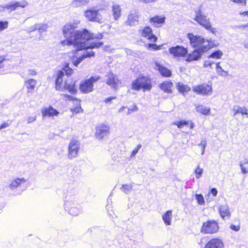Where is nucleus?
I'll return each instance as SVG.
<instances>
[{
	"mask_svg": "<svg viewBox=\"0 0 248 248\" xmlns=\"http://www.w3.org/2000/svg\"><path fill=\"white\" fill-rule=\"evenodd\" d=\"M222 241L218 238L211 239L205 246V248H223Z\"/></svg>",
	"mask_w": 248,
	"mask_h": 248,
	"instance_id": "dca6fc26",
	"label": "nucleus"
},
{
	"mask_svg": "<svg viewBox=\"0 0 248 248\" xmlns=\"http://www.w3.org/2000/svg\"><path fill=\"white\" fill-rule=\"evenodd\" d=\"M190 124V128L192 129L194 127V123L191 121H186L185 120H182L179 122H175L173 123V124L176 125L177 127L179 128H182L184 125H187L188 124Z\"/></svg>",
	"mask_w": 248,
	"mask_h": 248,
	"instance_id": "c756f323",
	"label": "nucleus"
},
{
	"mask_svg": "<svg viewBox=\"0 0 248 248\" xmlns=\"http://www.w3.org/2000/svg\"><path fill=\"white\" fill-rule=\"evenodd\" d=\"M9 3L11 12L15 11L18 7L16 1H12L11 2H10Z\"/></svg>",
	"mask_w": 248,
	"mask_h": 248,
	"instance_id": "a18cd8bd",
	"label": "nucleus"
},
{
	"mask_svg": "<svg viewBox=\"0 0 248 248\" xmlns=\"http://www.w3.org/2000/svg\"><path fill=\"white\" fill-rule=\"evenodd\" d=\"M203 169L200 168L198 166L197 168L195 170V172L196 174V177L197 179H199L201 177L202 174Z\"/></svg>",
	"mask_w": 248,
	"mask_h": 248,
	"instance_id": "ea45409f",
	"label": "nucleus"
},
{
	"mask_svg": "<svg viewBox=\"0 0 248 248\" xmlns=\"http://www.w3.org/2000/svg\"><path fill=\"white\" fill-rule=\"evenodd\" d=\"M79 148V142L77 140H71L68 146V158L71 159L76 157L77 156Z\"/></svg>",
	"mask_w": 248,
	"mask_h": 248,
	"instance_id": "6e6552de",
	"label": "nucleus"
},
{
	"mask_svg": "<svg viewBox=\"0 0 248 248\" xmlns=\"http://www.w3.org/2000/svg\"><path fill=\"white\" fill-rule=\"evenodd\" d=\"M219 229L217 222L213 219L204 222L201 228V232L204 233H214Z\"/></svg>",
	"mask_w": 248,
	"mask_h": 248,
	"instance_id": "20e7f679",
	"label": "nucleus"
},
{
	"mask_svg": "<svg viewBox=\"0 0 248 248\" xmlns=\"http://www.w3.org/2000/svg\"><path fill=\"white\" fill-rule=\"evenodd\" d=\"M64 88L68 91L71 93H75L76 92L75 88V82L71 81L70 83H68L66 81L64 85Z\"/></svg>",
	"mask_w": 248,
	"mask_h": 248,
	"instance_id": "7c9ffc66",
	"label": "nucleus"
},
{
	"mask_svg": "<svg viewBox=\"0 0 248 248\" xmlns=\"http://www.w3.org/2000/svg\"><path fill=\"white\" fill-rule=\"evenodd\" d=\"M36 120V116L33 117H29L28 118V123H32V122H34Z\"/></svg>",
	"mask_w": 248,
	"mask_h": 248,
	"instance_id": "864d4df0",
	"label": "nucleus"
},
{
	"mask_svg": "<svg viewBox=\"0 0 248 248\" xmlns=\"http://www.w3.org/2000/svg\"><path fill=\"white\" fill-rule=\"evenodd\" d=\"M112 13L114 19L117 20L121 16V8L119 5L113 4L112 6Z\"/></svg>",
	"mask_w": 248,
	"mask_h": 248,
	"instance_id": "aec40b11",
	"label": "nucleus"
},
{
	"mask_svg": "<svg viewBox=\"0 0 248 248\" xmlns=\"http://www.w3.org/2000/svg\"><path fill=\"white\" fill-rule=\"evenodd\" d=\"M211 193L214 196H216L217 194V191L216 188H213L211 190Z\"/></svg>",
	"mask_w": 248,
	"mask_h": 248,
	"instance_id": "13d9d810",
	"label": "nucleus"
},
{
	"mask_svg": "<svg viewBox=\"0 0 248 248\" xmlns=\"http://www.w3.org/2000/svg\"><path fill=\"white\" fill-rule=\"evenodd\" d=\"M235 3H240L242 5H246V0H232Z\"/></svg>",
	"mask_w": 248,
	"mask_h": 248,
	"instance_id": "603ef678",
	"label": "nucleus"
},
{
	"mask_svg": "<svg viewBox=\"0 0 248 248\" xmlns=\"http://www.w3.org/2000/svg\"><path fill=\"white\" fill-rule=\"evenodd\" d=\"M199 146L202 145L203 146V151L202 152V154L203 155L205 151V148L206 146V143L205 140H202L201 142L198 144Z\"/></svg>",
	"mask_w": 248,
	"mask_h": 248,
	"instance_id": "de8ad7c7",
	"label": "nucleus"
},
{
	"mask_svg": "<svg viewBox=\"0 0 248 248\" xmlns=\"http://www.w3.org/2000/svg\"><path fill=\"white\" fill-rule=\"evenodd\" d=\"M106 83L113 89L116 90L121 82L117 76L109 73L106 75Z\"/></svg>",
	"mask_w": 248,
	"mask_h": 248,
	"instance_id": "9d476101",
	"label": "nucleus"
},
{
	"mask_svg": "<svg viewBox=\"0 0 248 248\" xmlns=\"http://www.w3.org/2000/svg\"><path fill=\"white\" fill-rule=\"evenodd\" d=\"M66 98H67L69 100H72L73 97L69 95H66Z\"/></svg>",
	"mask_w": 248,
	"mask_h": 248,
	"instance_id": "774afa93",
	"label": "nucleus"
},
{
	"mask_svg": "<svg viewBox=\"0 0 248 248\" xmlns=\"http://www.w3.org/2000/svg\"><path fill=\"white\" fill-rule=\"evenodd\" d=\"M230 228L232 230H234L235 231H238L240 229V227L239 226H235L234 225L232 224L230 226Z\"/></svg>",
	"mask_w": 248,
	"mask_h": 248,
	"instance_id": "5fc2aeb1",
	"label": "nucleus"
},
{
	"mask_svg": "<svg viewBox=\"0 0 248 248\" xmlns=\"http://www.w3.org/2000/svg\"><path fill=\"white\" fill-rule=\"evenodd\" d=\"M232 112L234 116L238 113H241L242 115H246L248 118V109L246 107H240L238 105H234L232 108Z\"/></svg>",
	"mask_w": 248,
	"mask_h": 248,
	"instance_id": "6ab92c4d",
	"label": "nucleus"
},
{
	"mask_svg": "<svg viewBox=\"0 0 248 248\" xmlns=\"http://www.w3.org/2000/svg\"><path fill=\"white\" fill-rule=\"evenodd\" d=\"M140 1L145 2V3H148V2H151L152 1H154L155 0H140Z\"/></svg>",
	"mask_w": 248,
	"mask_h": 248,
	"instance_id": "69168bd1",
	"label": "nucleus"
},
{
	"mask_svg": "<svg viewBox=\"0 0 248 248\" xmlns=\"http://www.w3.org/2000/svg\"><path fill=\"white\" fill-rule=\"evenodd\" d=\"M77 102H78V104H77V106L74 108H71V110L73 112H75L76 113H79L81 110H82L81 107L80 106L79 103V101L78 99H76Z\"/></svg>",
	"mask_w": 248,
	"mask_h": 248,
	"instance_id": "37998d69",
	"label": "nucleus"
},
{
	"mask_svg": "<svg viewBox=\"0 0 248 248\" xmlns=\"http://www.w3.org/2000/svg\"><path fill=\"white\" fill-rule=\"evenodd\" d=\"M173 83L170 81H165L159 84L160 89L164 93H171Z\"/></svg>",
	"mask_w": 248,
	"mask_h": 248,
	"instance_id": "f3484780",
	"label": "nucleus"
},
{
	"mask_svg": "<svg viewBox=\"0 0 248 248\" xmlns=\"http://www.w3.org/2000/svg\"><path fill=\"white\" fill-rule=\"evenodd\" d=\"M214 62H212L210 61H205L204 62L203 66L204 67H207L208 66H210L212 68V65L214 64Z\"/></svg>",
	"mask_w": 248,
	"mask_h": 248,
	"instance_id": "09e8293b",
	"label": "nucleus"
},
{
	"mask_svg": "<svg viewBox=\"0 0 248 248\" xmlns=\"http://www.w3.org/2000/svg\"><path fill=\"white\" fill-rule=\"evenodd\" d=\"M37 25H38L37 30L40 33L46 31L48 28V25L46 23H37Z\"/></svg>",
	"mask_w": 248,
	"mask_h": 248,
	"instance_id": "f704fd0d",
	"label": "nucleus"
},
{
	"mask_svg": "<svg viewBox=\"0 0 248 248\" xmlns=\"http://www.w3.org/2000/svg\"><path fill=\"white\" fill-rule=\"evenodd\" d=\"M216 69L217 73L220 75L223 76L224 74L226 75L227 74V72L224 71L221 66L219 65V62H217L216 64Z\"/></svg>",
	"mask_w": 248,
	"mask_h": 248,
	"instance_id": "58836bf2",
	"label": "nucleus"
},
{
	"mask_svg": "<svg viewBox=\"0 0 248 248\" xmlns=\"http://www.w3.org/2000/svg\"><path fill=\"white\" fill-rule=\"evenodd\" d=\"M65 208H69V207L70 205V202L67 201L65 202Z\"/></svg>",
	"mask_w": 248,
	"mask_h": 248,
	"instance_id": "0e129e2a",
	"label": "nucleus"
},
{
	"mask_svg": "<svg viewBox=\"0 0 248 248\" xmlns=\"http://www.w3.org/2000/svg\"><path fill=\"white\" fill-rule=\"evenodd\" d=\"M8 126V124H7V123H3V124H2L0 125V129H3V128H6V127H7Z\"/></svg>",
	"mask_w": 248,
	"mask_h": 248,
	"instance_id": "e2e57ef3",
	"label": "nucleus"
},
{
	"mask_svg": "<svg viewBox=\"0 0 248 248\" xmlns=\"http://www.w3.org/2000/svg\"><path fill=\"white\" fill-rule=\"evenodd\" d=\"M139 15L138 13H129L127 16L126 20L124 24L130 26H135L139 22Z\"/></svg>",
	"mask_w": 248,
	"mask_h": 248,
	"instance_id": "4468645a",
	"label": "nucleus"
},
{
	"mask_svg": "<svg viewBox=\"0 0 248 248\" xmlns=\"http://www.w3.org/2000/svg\"><path fill=\"white\" fill-rule=\"evenodd\" d=\"M43 117L46 116H52L53 115H57L58 112L52 107H49L48 108H45L41 111Z\"/></svg>",
	"mask_w": 248,
	"mask_h": 248,
	"instance_id": "b1692460",
	"label": "nucleus"
},
{
	"mask_svg": "<svg viewBox=\"0 0 248 248\" xmlns=\"http://www.w3.org/2000/svg\"><path fill=\"white\" fill-rule=\"evenodd\" d=\"M155 68L159 71L162 76L166 77H169L171 76V71L159 63H155Z\"/></svg>",
	"mask_w": 248,
	"mask_h": 248,
	"instance_id": "4be33fe9",
	"label": "nucleus"
},
{
	"mask_svg": "<svg viewBox=\"0 0 248 248\" xmlns=\"http://www.w3.org/2000/svg\"><path fill=\"white\" fill-rule=\"evenodd\" d=\"M133 186L132 185H123L121 189L125 193H128L132 189Z\"/></svg>",
	"mask_w": 248,
	"mask_h": 248,
	"instance_id": "c9c22d12",
	"label": "nucleus"
},
{
	"mask_svg": "<svg viewBox=\"0 0 248 248\" xmlns=\"http://www.w3.org/2000/svg\"><path fill=\"white\" fill-rule=\"evenodd\" d=\"M64 71H59L57 77L55 81V88L57 90H61L62 89V77L65 73L66 75H70L72 73V69L71 68L68 64H67L63 69Z\"/></svg>",
	"mask_w": 248,
	"mask_h": 248,
	"instance_id": "423d86ee",
	"label": "nucleus"
},
{
	"mask_svg": "<svg viewBox=\"0 0 248 248\" xmlns=\"http://www.w3.org/2000/svg\"><path fill=\"white\" fill-rule=\"evenodd\" d=\"M187 37L190 40V45L193 47L198 48L206 43L205 39L200 36H195L192 33H188Z\"/></svg>",
	"mask_w": 248,
	"mask_h": 248,
	"instance_id": "9b49d317",
	"label": "nucleus"
},
{
	"mask_svg": "<svg viewBox=\"0 0 248 248\" xmlns=\"http://www.w3.org/2000/svg\"><path fill=\"white\" fill-rule=\"evenodd\" d=\"M223 53L220 50H217L213 52L209 56V58L219 59L222 56Z\"/></svg>",
	"mask_w": 248,
	"mask_h": 248,
	"instance_id": "4c0bfd02",
	"label": "nucleus"
},
{
	"mask_svg": "<svg viewBox=\"0 0 248 248\" xmlns=\"http://www.w3.org/2000/svg\"><path fill=\"white\" fill-rule=\"evenodd\" d=\"M165 22V17H161L159 16H155L150 19V23L155 27H159L161 24Z\"/></svg>",
	"mask_w": 248,
	"mask_h": 248,
	"instance_id": "412c9836",
	"label": "nucleus"
},
{
	"mask_svg": "<svg viewBox=\"0 0 248 248\" xmlns=\"http://www.w3.org/2000/svg\"><path fill=\"white\" fill-rule=\"evenodd\" d=\"M5 6V4L0 5V12H6Z\"/></svg>",
	"mask_w": 248,
	"mask_h": 248,
	"instance_id": "052dcab7",
	"label": "nucleus"
},
{
	"mask_svg": "<svg viewBox=\"0 0 248 248\" xmlns=\"http://www.w3.org/2000/svg\"><path fill=\"white\" fill-rule=\"evenodd\" d=\"M240 166L243 173L246 174L248 172V159H245L244 160L241 161Z\"/></svg>",
	"mask_w": 248,
	"mask_h": 248,
	"instance_id": "2f4dec72",
	"label": "nucleus"
},
{
	"mask_svg": "<svg viewBox=\"0 0 248 248\" xmlns=\"http://www.w3.org/2000/svg\"><path fill=\"white\" fill-rule=\"evenodd\" d=\"M116 98V97H114V96H111V97H108V98H106L105 99V102L106 103H110L111 101H112V100Z\"/></svg>",
	"mask_w": 248,
	"mask_h": 248,
	"instance_id": "4d7b16f0",
	"label": "nucleus"
},
{
	"mask_svg": "<svg viewBox=\"0 0 248 248\" xmlns=\"http://www.w3.org/2000/svg\"><path fill=\"white\" fill-rule=\"evenodd\" d=\"M38 27V25H37V24H34L33 26H31L30 28V31H29L28 32H31V31H34L37 30Z\"/></svg>",
	"mask_w": 248,
	"mask_h": 248,
	"instance_id": "6e6d98bb",
	"label": "nucleus"
},
{
	"mask_svg": "<svg viewBox=\"0 0 248 248\" xmlns=\"http://www.w3.org/2000/svg\"><path fill=\"white\" fill-rule=\"evenodd\" d=\"M219 212L221 217L224 218L225 217L230 216V210L227 205H222L220 206Z\"/></svg>",
	"mask_w": 248,
	"mask_h": 248,
	"instance_id": "bb28decb",
	"label": "nucleus"
},
{
	"mask_svg": "<svg viewBox=\"0 0 248 248\" xmlns=\"http://www.w3.org/2000/svg\"><path fill=\"white\" fill-rule=\"evenodd\" d=\"M141 147V145L140 144H139L133 150L131 153V157H133L136 155Z\"/></svg>",
	"mask_w": 248,
	"mask_h": 248,
	"instance_id": "c03bdc74",
	"label": "nucleus"
},
{
	"mask_svg": "<svg viewBox=\"0 0 248 248\" xmlns=\"http://www.w3.org/2000/svg\"><path fill=\"white\" fill-rule=\"evenodd\" d=\"M100 77L97 76H93L90 77V78L85 80L81 83L80 85L81 91L84 93H88L93 91V83L96 82Z\"/></svg>",
	"mask_w": 248,
	"mask_h": 248,
	"instance_id": "39448f33",
	"label": "nucleus"
},
{
	"mask_svg": "<svg viewBox=\"0 0 248 248\" xmlns=\"http://www.w3.org/2000/svg\"><path fill=\"white\" fill-rule=\"evenodd\" d=\"M69 213L73 216H76L79 212L78 209L74 206H72L69 209Z\"/></svg>",
	"mask_w": 248,
	"mask_h": 248,
	"instance_id": "a19ab883",
	"label": "nucleus"
},
{
	"mask_svg": "<svg viewBox=\"0 0 248 248\" xmlns=\"http://www.w3.org/2000/svg\"><path fill=\"white\" fill-rule=\"evenodd\" d=\"M148 47L149 49L152 48L155 50H157L159 49V47L157 46L156 44H149L148 45Z\"/></svg>",
	"mask_w": 248,
	"mask_h": 248,
	"instance_id": "8fccbe9b",
	"label": "nucleus"
},
{
	"mask_svg": "<svg viewBox=\"0 0 248 248\" xmlns=\"http://www.w3.org/2000/svg\"><path fill=\"white\" fill-rule=\"evenodd\" d=\"M193 91L202 95H208L211 94L212 88L211 85L207 84H202L193 87Z\"/></svg>",
	"mask_w": 248,
	"mask_h": 248,
	"instance_id": "1a4fd4ad",
	"label": "nucleus"
},
{
	"mask_svg": "<svg viewBox=\"0 0 248 248\" xmlns=\"http://www.w3.org/2000/svg\"><path fill=\"white\" fill-rule=\"evenodd\" d=\"M196 108L197 112L203 115H209L210 112V108L202 105L197 106Z\"/></svg>",
	"mask_w": 248,
	"mask_h": 248,
	"instance_id": "c85d7f7f",
	"label": "nucleus"
},
{
	"mask_svg": "<svg viewBox=\"0 0 248 248\" xmlns=\"http://www.w3.org/2000/svg\"><path fill=\"white\" fill-rule=\"evenodd\" d=\"M79 23V21H77L68 23L64 26L63 29V34L66 38L63 43L68 45H74L77 49L76 52L82 49L86 50V53L78 57L74 53L70 55L71 62L75 66H78L84 59L94 55V52L89 49L99 48L103 44L102 42H88L90 39L93 38V34L90 33L86 29L81 31L75 30Z\"/></svg>",
	"mask_w": 248,
	"mask_h": 248,
	"instance_id": "f257e3e1",
	"label": "nucleus"
},
{
	"mask_svg": "<svg viewBox=\"0 0 248 248\" xmlns=\"http://www.w3.org/2000/svg\"><path fill=\"white\" fill-rule=\"evenodd\" d=\"M172 218V211L171 210L167 211L163 216L162 219L165 223L167 225H170L171 224V220Z\"/></svg>",
	"mask_w": 248,
	"mask_h": 248,
	"instance_id": "cd10ccee",
	"label": "nucleus"
},
{
	"mask_svg": "<svg viewBox=\"0 0 248 248\" xmlns=\"http://www.w3.org/2000/svg\"><path fill=\"white\" fill-rule=\"evenodd\" d=\"M109 127L106 124H101L96 129L95 135L97 138L101 139L109 133Z\"/></svg>",
	"mask_w": 248,
	"mask_h": 248,
	"instance_id": "ddd939ff",
	"label": "nucleus"
},
{
	"mask_svg": "<svg viewBox=\"0 0 248 248\" xmlns=\"http://www.w3.org/2000/svg\"><path fill=\"white\" fill-rule=\"evenodd\" d=\"M132 89L139 91L142 89L144 91H150L152 88V85L148 78L145 77H142L138 78L132 82Z\"/></svg>",
	"mask_w": 248,
	"mask_h": 248,
	"instance_id": "7ed1b4c3",
	"label": "nucleus"
},
{
	"mask_svg": "<svg viewBox=\"0 0 248 248\" xmlns=\"http://www.w3.org/2000/svg\"><path fill=\"white\" fill-rule=\"evenodd\" d=\"M195 12L196 16L194 20L205 29L216 34V28L212 27L210 18L203 14V12L201 9V6Z\"/></svg>",
	"mask_w": 248,
	"mask_h": 248,
	"instance_id": "f03ea898",
	"label": "nucleus"
},
{
	"mask_svg": "<svg viewBox=\"0 0 248 248\" xmlns=\"http://www.w3.org/2000/svg\"><path fill=\"white\" fill-rule=\"evenodd\" d=\"M202 55L197 49H195L191 53H190L186 61L187 62H191L193 61H198L201 58Z\"/></svg>",
	"mask_w": 248,
	"mask_h": 248,
	"instance_id": "5701e85b",
	"label": "nucleus"
},
{
	"mask_svg": "<svg viewBox=\"0 0 248 248\" xmlns=\"http://www.w3.org/2000/svg\"><path fill=\"white\" fill-rule=\"evenodd\" d=\"M17 7H20L22 8L25 7L28 5V2L25 0H23L22 1H16Z\"/></svg>",
	"mask_w": 248,
	"mask_h": 248,
	"instance_id": "49530a36",
	"label": "nucleus"
},
{
	"mask_svg": "<svg viewBox=\"0 0 248 248\" xmlns=\"http://www.w3.org/2000/svg\"><path fill=\"white\" fill-rule=\"evenodd\" d=\"M5 8L6 11H7L8 13H11L10 3H7L6 4H5Z\"/></svg>",
	"mask_w": 248,
	"mask_h": 248,
	"instance_id": "bf43d9fd",
	"label": "nucleus"
},
{
	"mask_svg": "<svg viewBox=\"0 0 248 248\" xmlns=\"http://www.w3.org/2000/svg\"><path fill=\"white\" fill-rule=\"evenodd\" d=\"M176 87L180 93H184L190 90V88L184 84L179 82L177 84Z\"/></svg>",
	"mask_w": 248,
	"mask_h": 248,
	"instance_id": "72a5a7b5",
	"label": "nucleus"
},
{
	"mask_svg": "<svg viewBox=\"0 0 248 248\" xmlns=\"http://www.w3.org/2000/svg\"><path fill=\"white\" fill-rule=\"evenodd\" d=\"M88 2L89 0H74L72 5L74 7H80L86 4Z\"/></svg>",
	"mask_w": 248,
	"mask_h": 248,
	"instance_id": "473e14b6",
	"label": "nucleus"
},
{
	"mask_svg": "<svg viewBox=\"0 0 248 248\" xmlns=\"http://www.w3.org/2000/svg\"><path fill=\"white\" fill-rule=\"evenodd\" d=\"M206 43L207 44L204 45V44H202L201 46H199L197 49L200 52L201 55L207 51L208 49L214 47L215 46H217L214 43V42L211 40H207Z\"/></svg>",
	"mask_w": 248,
	"mask_h": 248,
	"instance_id": "a211bd4d",
	"label": "nucleus"
},
{
	"mask_svg": "<svg viewBox=\"0 0 248 248\" xmlns=\"http://www.w3.org/2000/svg\"><path fill=\"white\" fill-rule=\"evenodd\" d=\"M240 14L241 15H245L248 16V11H244L243 12L240 13Z\"/></svg>",
	"mask_w": 248,
	"mask_h": 248,
	"instance_id": "338daca9",
	"label": "nucleus"
},
{
	"mask_svg": "<svg viewBox=\"0 0 248 248\" xmlns=\"http://www.w3.org/2000/svg\"><path fill=\"white\" fill-rule=\"evenodd\" d=\"M25 84L28 89V93H32L36 84V81L34 79H30L25 81Z\"/></svg>",
	"mask_w": 248,
	"mask_h": 248,
	"instance_id": "393cba45",
	"label": "nucleus"
},
{
	"mask_svg": "<svg viewBox=\"0 0 248 248\" xmlns=\"http://www.w3.org/2000/svg\"><path fill=\"white\" fill-rule=\"evenodd\" d=\"M195 198L199 204L202 205L204 204V200L201 194H196Z\"/></svg>",
	"mask_w": 248,
	"mask_h": 248,
	"instance_id": "e433bc0d",
	"label": "nucleus"
},
{
	"mask_svg": "<svg viewBox=\"0 0 248 248\" xmlns=\"http://www.w3.org/2000/svg\"><path fill=\"white\" fill-rule=\"evenodd\" d=\"M235 28H239V29H242V30H245L246 29L245 25H241L235 26Z\"/></svg>",
	"mask_w": 248,
	"mask_h": 248,
	"instance_id": "680f3d73",
	"label": "nucleus"
},
{
	"mask_svg": "<svg viewBox=\"0 0 248 248\" xmlns=\"http://www.w3.org/2000/svg\"><path fill=\"white\" fill-rule=\"evenodd\" d=\"M141 35L150 42L154 43L157 40V37L153 34L152 29L150 27H145L141 31Z\"/></svg>",
	"mask_w": 248,
	"mask_h": 248,
	"instance_id": "2eb2a0df",
	"label": "nucleus"
},
{
	"mask_svg": "<svg viewBox=\"0 0 248 248\" xmlns=\"http://www.w3.org/2000/svg\"><path fill=\"white\" fill-rule=\"evenodd\" d=\"M169 51L174 57H184L187 53L186 48L179 46L170 47Z\"/></svg>",
	"mask_w": 248,
	"mask_h": 248,
	"instance_id": "f8f14e48",
	"label": "nucleus"
},
{
	"mask_svg": "<svg viewBox=\"0 0 248 248\" xmlns=\"http://www.w3.org/2000/svg\"><path fill=\"white\" fill-rule=\"evenodd\" d=\"M27 73L29 75L34 76L37 75V72L34 69H29L27 71Z\"/></svg>",
	"mask_w": 248,
	"mask_h": 248,
	"instance_id": "3c124183",
	"label": "nucleus"
},
{
	"mask_svg": "<svg viewBox=\"0 0 248 248\" xmlns=\"http://www.w3.org/2000/svg\"><path fill=\"white\" fill-rule=\"evenodd\" d=\"M26 180L24 178H16L10 184L9 187L11 189H14L19 186L22 183H25Z\"/></svg>",
	"mask_w": 248,
	"mask_h": 248,
	"instance_id": "a878e982",
	"label": "nucleus"
},
{
	"mask_svg": "<svg viewBox=\"0 0 248 248\" xmlns=\"http://www.w3.org/2000/svg\"><path fill=\"white\" fill-rule=\"evenodd\" d=\"M8 22L6 21H0V32L7 28Z\"/></svg>",
	"mask_w": 248,
	"mask_h": 248,
	"instance_id": "79ce46f5",
	"label": "nucleus"
},
{
	"mask_svg": "<svg viewBox=\"0 0 248 248\" xmlns=\"http://www.w3.org/2000/svg\"><path fill=\"white\" fill-rule=\"evenodd\" d=\"M84 16L90 21L102 22V16L98 10L94 9L87 10L85 12Z\"/></svg>",
	"mask_w": 248,
	"mask_h": 248,
	"instance_id": "0eeeda50",
	"label": "nucleus"
}]
</instances>
